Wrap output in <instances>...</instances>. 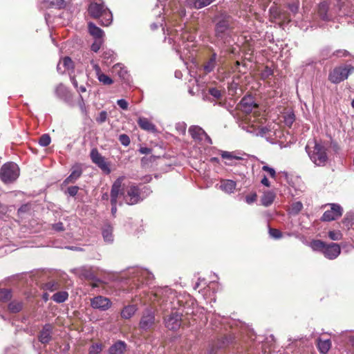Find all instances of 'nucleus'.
Instances as JSON below:
<instances>
[{
	"label": "nucleus",
	"instance_id": "1",
	"mask_svg": "<svg viewBox=\"0 0 354 354\" xmlns=\"http://www.w3.org/2000/svg\"><path fill=\"white\" fill-rule=\"evenodd\" d=\"M214 37L222 44H230L234 30V19L225 12H220L213 19Z\"/></svg>",
	"mask_w": 354,
	"mask_h": 354
},
{
	"label": "nucleus",
	"instance_id": "2",
	"mask_svg": "<svg viewBox=\"0 0 354 354\" xmlns=\"http://www.w3.org/2000/svg\"><path fill=\"white\" fill-rule=\"evenodd\" d=\"M171 298L172 299V301L170 302L172 311L164 318V324L167 329L176 331L181 326L183 313L186 315L192 314L193 310L187 304H182L183 301L179 298H174L173 296Z\"/></svg>",
	"mask_w": 354,
	"mask_h": 354
},
{
	"label": "nucleus",
	"instance_id": "3",
	"mask_svg": "<svg viewBox=\"0 0 354 354\" xmlns=\"http://www.w3.org/2000/svg\"><path fill=\"white\" fill-rule=\"evenodd\" d=\"M88 12L93 18L100 19L102 26H108L112 23V13L105 6L104 3H91L88 8Z\"/></svg>",
	"mask_w": 354,
	"mask_h": 354
},
{
	"label": "nucleus",
	"instance_id": "4",
	"mask_svg": "<svg viewBox=\"0 0 354 354\" xmlns=\"http://www.w3.org/2000/svg\"><path fill=\"white\" fill-rule=\"evenodd\" d=\"M306 150L312 160L317 166H324L328 160L326 147L320 143L315 141L313 149L310 150L308 145Z\"/></svg>",
	"mask_w": 354,
	"mask_h": 354
},
{
	"label": "nucleus",
	"instance_id": "5",
	"mask_svg": "<svg viewBox=\"0 0 354 354\" xmlns=\"http://www.w3.org/2000/svg\"><path fill=\"white\" fill-rule=\"evenodd\" d=\"M353 71L354 66L351 64L336 66L329 72L328 80L333 84H339L346 80Z\"/></svg>",
	"mask_w": 354,
	"mask_h": 354
},
{
	"label": "nucleus",
	"instance_id": "6",
	"mask_svg": "<svg viewBox=\"0 0 354 354\" xmlns=\"http://www.w3.org/2000/svg\"><path fill=\"white\" fill-rule=\"evenodd\" d=\"M20 169L15 162L4 164L0 170V178L6 184L13 183L19 176Z\"/></svg>",
	"mask_w": 354,
	"mask_h": 354
},
{
	"label": "nucleus",
	"instance_id": "7",
	"mask_svg": "<svg viewBox=\"0 0 354 354\" xmlns=\"http://www.w3.org/2000/svg\"><path fill=\"white\" fill-rule=\"evenodd\" d=\"M156 324V316L154 310L151 308H145L141 315L139 328L142 331L151 330Z\"/></svg>",
	"mask_w": 354,
	"mask_h": 354
},
{
	"label": "nucleus",
	"instance_id": "8",
	"mask_svg": "<svg viewBox=\"0 0 354 354\" xmlns=\"http://www.w3.org/2000/svg\"><path fill=\"white\" fill-rule=\"evenodd\" d=\"M90 157L92 162L95 164L104 173L109 174L111 173L110 164L106 161L105 158L102 156L96 148L91 149Z\"/></svg>",
	"mask_w": 354,
	"mask_h": 354
},
{
	"label": "nucleus",
	"instance_id": "9",
	"mask_svg": "<svg viewBox=\"0 0 354 354\" xmlns=\"http://www.w3.org/2000/svg\"><path fill=\"white\" fill-rule=\"evenodd\" d=\"M330 209L326 210L322 216L323 221H332L339 218L343 213V209L337 203L330 204Z\"/></svg>",
	"mask_w": 354,
	"mask_h": 354
},
{
	"label": "nucleus",
	"instance_id": "10",
	"mask_svg": "<svg viewBox=\"0 0 354 354\" xmlns=\"http://www.w3.org/2000/svg\"><path fill=\"white\" fill-rule=\"evenodd\" d=\"M257 108L258 104L250 95L244 96L238 104V109L247 114L252 113Z\"/></svg>",
	"mask_w": 354,
	"mask_h": 354
},
{
	"label": "nucleus",
	"instance_id": "11",
	"mask_svg": "<svg viewBox=\"0 0 354 354\" xmlns=\"http://www.w3.org/2000/svg\"><path fill=\"white\" fill-rule=\"evenodd\" d=\"M124 200L128 205H134L142 200L140 189L136 185L130 186Z\"/></svg>",
	"mask_w": 354,
	"mask_h": 354
},
{
	"label": "nucleus",
	"instance_id": "12",
	"mask_svg": "<svg viewBox=\"0 0 354 354\" xmlns=\"http://www.w3.org/2000/svg\"><path fill=\"white\" fill-rule=\"evenodd\" d=\"M341 253L340 246L337 243L326 244L323 254L328 259H336Z\"/></svg>",
	"mask_w": 354,
	"mask_h": 354
},
{
	"label": "nucleus",
	"instance_id": "13",
	"mask_svg": "<svg viewBox=\"0 0 354 354\" xmlns=\"http://www.w3.org/2000/svg\"><path fill=\"white\" fill-rule=\"evenodd\" d=\"M53 326L50 324H46L38 335V339L41 344H48L52 339Z\"/></svg>",
	"mask_w": 354,
	"mask_h": 354
},
{
	"label": "nucleus",
	"instance_id": "14",
	"mask_svg": "<svg viewBox=\"0 0 354 354\" xmlns=\"http://www.w3.org/2000/svg\"><path fill=\"white\" fill-rule=\"evenodd\" d=\"M91 304L93 308L106 310L111 307V302L106 297L97 296L91 299Z\"/></svg>",
	"mask_w": 354,
	"mask_h": 354
},
{
	"label": "nucleus",
	"instance_id": "15",
	"mask_svg": "<svg viewBox=\"0 0 354 354\" xmlns=\"http://www.w3.org/2000/svg\"><path fill=\"white\" fill-rule=\"evenodd\" d=\"M123 180V177H120L116 180H115L112 185L111 190V203H117L118 197L120 195L124 194V192L121 189Z\"/></svg>",
	"mask_w": 354,
	"mask_h": 354
},
{
	"label": "nucleus",
	"instance_id": "16",
	"mask_svg": "<svg viewBox=\"0 0 354 354\" xmlns=\"http://www.w3.org/2000/svg\"><path fill=\"white\" fill-rule=\"evenodd\" d=\"M248 132L256 136H266L270 130L265 127H261L258 124H248L242 127Z\"/></svg>",
	"mask_w": 354,
	"mask_h": 354
},
{
	"label": "nucleus",
	"instance_id": "17",
	"mask_svg": "<svg viewBox=\"0 0 354 354\" xmlns=\"http://www.w3.org/2000/svg\"><path fill=\"white\" fill-rule=\"evenodd\" d=\"M329 3L326 1H323L319 3L317 6V15L323 21H330L332 16L328 13Z\"/></svg>",
	"mask_w": 354,
	"mask_h": 354
},
{
	"label": "nucleus",
	"instance_id": "18",
	"mask_svg": "<svg viewBox=\"0 0 354 354\" xmlns=\"http://www.w3.org/2000/svg\"><path fill=\"white\" fill-rule=\"evenodd\" d=\"M55 95L64 102H69L71 100V95L68 88L63 84H58L55 90Z\"/></svg>",
	"mask_w": 354,
	"mask_h": 354
},
{
	"label": "nucleus",
	"instance_id": "19",
	"mask_svg": "<svg viewBox=\"0 0 354 354\" xmlns=\"http://www.w3.org/2000/svg\"><path fill=\"white\" fill-rule=\"evenodd\" d=\"M189 133L193 139L198 141L203 140V137L206 136L205 131L198 126H191L189 129Z\"/></svg>",
	"mask_w": 354,
	"mask_h": 354
},
{
	"label": "nucleus",
	"instance_id": "20",
	"mask_svg": "<svg viewBox=\"0 0 354 354\" xmlns=\"http://www.w3.org/2000/svg\"><path fill=\"white\" fill-rule=\"evenodd\" d=\"M88 32L91 35H92L95 39H103L104 36V32L99 27H97L93 22H89L88 24Z\"/></svg>",
	"mask_w": 354,
	"mask_h": 354
},
{
	"label": "nucleus",
	"instance_id": "21",
	"mask_svg": "<svg viewBox=\"0 0 354 354\" xmlns=\"http://www.w3.org/2000/svg\"><path fill=\"white\" fill-rule=\"evenodd\" d=\"M82 170L78 165L74 166L72 168L71 174L65 179L64 183L69 184L75 183L82 175Z\"/></svg>",
	"mask_w": 354,
	"mask_h": 354
},
{
	"label": "nucleus",
	"instance_id": "22",
	"mask_svg": "<svg viewBox=\"0 0 354 354\" xmlns=\"http://www.w3.org/2000/svg\"><path fill=\"white\" fill-rule=\"evenodd\" d=\"M138 124L140 126V127L144 130L150 132L156 131V126L146 118H139L138 120Z\"/></svg>",
	"mask_w": 354,
	"mask_h": 354
},
{
	"label": "nucleus",
	"instance_id": "23",
	"mask_svg": "<svg viewBox=\"0 0 354 354\" xmlns=\"http://www.w3.org/2000/svg\"><path fill=\"white\" fill-rule=\"evenodd\" d=\"M236 183L232 180H224L221 182L220 189L226 193H232L236 188Z\"/></svg>",
	"mask_w": 354,
	"mask_h": 354
},
{
	"label": "nucleus",
	"instance_id": "24",
	"mask_svg": "<svg viewBox=\"0 0 354 354\" xmlns=\"http://www.w3.org/2000/svg\"><path fill=\"white\" fill-rule=\"evenodd\" d=\"M126 349V344L122 341H118L109 348V354H123Z\"/></svg>",
	"mask_w": 354,
	"mask_h": 354
},
{
	"label": "nucleus",
	"instance_id": "25",
	"mask_svg": "<svg viewBox=\"0 0 354 354\" xmlns=\"http://www.w3.org/2000/svg\"><path fill=\"white\" fill-rule=\"evenodd\" d=\"M216 53H214L203 66V69L206 73H209L214 70L216 65Z\"/></svg>",
	"mask_w": 354,
	"mask_h": 354
},
{
	"label": "nucleus",
	"instance_id": "26",
	"mask_svg": "<svg viewBox=\"0 0 354 354\" xmlns=\"http://www.w3.org/2000/svg\"><path fill=\"white\" fill-rule=\"evenodd\" d=\"M136 305H129L125 306L121 311V317L124 319H130L137 311Z\"/></svg>",
	"mask_w": 354,
	"mask_h": 354
},
{
	"label": "nucleus",
	"instance_id": "27",
	"mask_svg": "<svg viewBox=\"0 0 354 354\" xmlns=\"http://www.w3.org/2000/svg\"><path fill=\"white\" fill-rule=\"evenodd\" d=\"M317 341V348L319 352L322 354L327 353L331 347L330 339L322 340L321 339H318Z\"/></svg>",
	"mask_w": 354,
	"mask_h": 354
},
{
	"label": "nucleus",
	"instance_id": "28",
	"mask_svg": "<svg viewBox=\"0 0 354 354\" xmlns=\"http://www.w3.org/2000/svg\"><path fill=\"white\" fill-rule=\"evenodd\" d=\"M215 1L216 0H192L190 2V6L198 10L210 5Z\"/></svg>",
	"mask_w": 354,
	"mask_h": 354
},
{
	"label": "nucleus",
	"instance_id": "29",
	"mask_svg": "<svg viewBox=\"0 0 354 354\" xmlns=\"http://www.w3.org/2000/svg\"><path fill=\"white\" fill-rule=\"evenodd\" d=\"M221 157L223 159L227 160L229 162H226L225 164L227 165H234V160H242V158L236 155H234L232 152L223 151Z\"/></svg>",
	"mask_w": 354,
	"mask_h": 354
},
{
	"label": "nucleus",
	"instance_id": "30",
	"mask_svg": "<svg viewBox=\"0 0 354 354\" xmlns=\"http://www.w3.org/2000/svg\"><path fill=\"white\" fill-rule=\"evenodd\" d=\"M102 236L104 240L111 243L113 241V227L110 225H106L102 230Z\"/></svg>",
	"mask_w": 354,
	"mask_h": 354
},
{
	"label": "nucleus",
	"instance_id": "31",
	"mask_svg": "<svg viewBox=\"0 0 354 354\" xmlns=\"http://www.w3.org/2000/svg\"><path fill=\"white\" fill-rule=\"evenodd\" d=\"M274 197L275 196L272 192L264 193L261 200L262 205L266 207L270 205L273 203Z\"/></svg>",
	"mask_w": 354,
	"mask_h": 354
},
{
	"label": "nucleus",
	"instance_id": "32",
	"mask_svg": "<svg viewBox=\"0 0 354 354\" xmlns=\"http://www.w3.org/2000/svg\"><path fill=\"white\" fill-rule=\"evenodd\" d=\"M342 223L345 225L348 229H349L354 223V212H348L345 214Z\"/></svg>",
	"mask_w": 354,
	"mask_h": 354
},
{
	"label": "nucleus",
	"instance_id": "33",
	"mask_svg": "<svg viewBox=\"0 0 354 354\" xmlns=\"http://www.w3.org/2000/svg\"><path fill=\"white\" fill-rule=\"evenodd\" d=\"M23 303L19 301L14 300L8 304V310L10 313H16L21 310Z\"/></svg>",
	"mask_w": 354,
	"mask_h": 354
},
{
	"label": "nucleus",
	"instance_id": "34",
	"mask_svg": "<svg viewBox=\"0 0 354 354\" xmlns=\"http://www.w3.org/2000/svg\"><path fill=\"white\" fill-rule=\"evenodd\" d=\"M68 297V294L66 291H60L55 293L52 299L57 303L64 302Z\"/></svg>",
	"mask_w": 354,
	"mask_h": 354
},
{
	"label": "nucleus",
	"instance_id": "35",
	"mask_svg": "<svg viewBox=\"0 0 354 354\" xmlns=\"http://www.w3.org/2000/svg\"><path fill=\"white\" fill-rule=\"evenodd\" d=\"M326 243L321 240H314L310 243L311 248L315 251L324 252Z\"/></svg>",
	"mask_w": 354,
	"mask_h": 354
},
{
	"label": "nucleus",
	"instance_id": "36",
	"mask_svg": "<svg viewBox=\"0 0 354 354\" xmlns=\"http://www.w3.org/2000/svg\"><path fill=\"white\" fill-rule=\"evenodd\" d=\"M295 120V115L292 112H288L283 115V122L288 127H291Z\"/></svg>",
	"mask_w": 354,
	"mask_h": 354
},
{
	"label": "nucleus",
	"instance_id": "37",
	"mask_svg": "<svg viewBox=\"0 0 354 354\" xmlns=\"http://www.w3.org/2000/svg\"><path fill=\"white\" fill-rule=\"evenodd\" d=\"M12 297L11 291L8 289H0V301L6 302Z\"/></svg>",
	"mask_w": 354,
	"mask_h": 354
},
{
	"label": "nucleus",
	"instance_id": "38",
	"mask_svg": "<svg viewBox=\"0 0 354 354\" xmlns=\"http://www.w3.org/2000/svg\"><path fill=\"white\" fill-rule=\"evenodd\" d=\"M97 78L100 82L102 83L104 85H111L113 82V80L111 77L104 74L103 73L97 75Z\"/></svg>",
	"mask_w": 354,
	"mask_h": 354
},
{
	"label": "nucleus",
	"instance_id": "39",
	"mask_svg": "<svg viewBox=\"0 0 354 354\" xmlns=\"http://www.w3.org/2000/svg\"><path fill=\"white\" fill-rule=\"evenodd\" d=\"M303 208V204L300 201L293 203L290 207V213L297 214Z\"/></svg>",
	"mask_w": 354,
	"mask_h": 354
},
{
	"label": "nucleus",
	"instance_id": "40",
	"mask_svg": "<svg viewBox=\"0 0 354 354\" xmlns=\"http://www.w3.org/2000/svg\"><path fill=\"white\" fill-rule=\"evenodd\" d=\"M50 136L48 134H44L40 137L39 144L42 147H47L50 145Z\"/></svg>",
	"mask_w": 354,
	"mask_h": 354
},
{
	"label": "nucleus",
	"instance_id": "41",
	"mask_svg": "<svg viewBox=\"0 0 354 354\" xmlns=\"http://www.w3.org/2000/svg\"><path fill=\"white\" fill-rule=\"evenodd\" d=\"M47 3L57 8H62L65 6V1L64 0H47Z\"/></svg>",
	"mask_w": 354,
	"mask_h": 354
},
{
	"label": "nucleus",
	"instance_id": "42",
	"mask_svg": "<svg viewBox=\"0 0 354 354\" xmlns=\"http://www.w3.org/2000/svg\"><path fill=\"white\" fill-rule=\"evenodd\" d=\"M62 64L63 68H64V70H68L70 68H73V62L72 59L69 57H65L63 59V61L61 62Z\"/></svg>",
	"mask_w": 354,
	"mask_h": 354
},
{
	"label": "nucleus",
	"instance_id": "43",
	"mask_svg": "<svg viewBox=\"0 0 354 354\" xmlns=\"http://www.w3.org/2000/svg\"><path fill=\"white\" fill-rule=\"evenodd\" d=\"M328 237L333 241H339L342 238V234L339 231L328 232Z\"/></svg>",
	"mask_w": 354,
	"mask_h": 354
},
{
	"label": "nucleus",
	"instance_id": "44",
	"mask_svg": "<svg viewBox=\"0 0 354 354\" xmlns=\"http://www.w3.org/2000/svg\"><path fill=\"white\" fill-rule=\"evenodd\" d=\"M103 42H104L103 39H95V41L92 44L91 47V50L93 52L97 53L100 49Z\"/></svg>",
	"mask_w": 354,
	"mask_h": 354
},
{
	"label": "nucleus",
	"instance_id": "45",
	"mask_svg": "<svg viewBox=\"0 0 354 354\" xmlns=\"http://www.w3.org/2000/svg\"><path fill=\"white\" fill-rule=\"evenodd\" d=\"M349 55V52L344 49L337 50L332 54L333 56H335L337 57H348Z\"/></svg>",
	"mask_w": 354,
	"mask_h": 354
},
{
	"label": "nucleus",
	"instance_id": "46",
	"mask_svg": "<svg viewBox=\"0 0 354 354\" xmlns=\"http://www.w3.org/2000/svg\"><path fill=\"white\" fill-rule=\"evenodd\" d=\"M102 351V345L95 344H93L89 348L88 354H100Z\"/></svg>",
	"mask_w": 354,
	"mask_h": 354
},
{
	"label": "nucleus",
	"instance_id": "47",
	"mask_svg": "<svg viewBox=\"0 0 354 354\" xmlns=\"http://www.w3.org/2000/svg\"><path fill=\"white\" fill-rule=\"evenodd\" d=\"M269 234L274 239H280L282 237V233L280 230L274 228H269Z\"/></svg>",
	"mask_w": 354,
	"mask_h": 354
},
{
	"label": "nucleus",
	"instance_id": "48",
	"mask_svg": "<svg viewBox=\"0 0 354 354\" xmlns=\"http://www.w3.org/2000/svg\"><path fill=\"white\" fill-rule=\"evenodd\" d=\"M273 74L272 70L268 66H266L265 68L261 73V77L262 79L266 80Z\"/></svg>",
	"mask_w": 354,
	"mask_h": 354
},
{
	"label": "nucleus",
	"instance_id": "49",
	"mask_svg": "<svg viewBox=\"0 0 354 354\" xmlns=\"http://www.w3.org/2000/svg\"><path fill=\"white\" fill-rule=\"evenodd\" d=\"M119 141L123 146H128L130 144V138L127 134H121L119 136Z\"/></svg>",
	"mask_w": 354,
	"mask_h": 354
},
{
	"label": "nucleus",
	"instance_id": "50",
	"mask_svg": "<svg viewBox=\"0 0 354 354\" xmlns=\"http://www.w3.org/2000/svg\"><path fill=\"white\" fill-rule=\"evenodd\" d=\"M209 93L216 99L221 97V92L216 88H210L208 91Z\"/></svg>",
	"mask_w": 354,
	"mask_h": 354
},
{
	"label": "nucleus",
	"instance_id": "51",
	"mask_svg": "<svg viewBox=\"0 0 354 354\" xmlns=\"http://www.w3.org/2000/svg\"><path fill=\"white\" fill-rule=\"evenodd\" d=\"M113 56H114V53L111 50H105L103 52V54H102V57L104 59H106L107 61H109L110 59L111 62L112 61Z\"/></svg>",
	"mask_w": 354,
	"mask_h": 354
},
{
	"label": "nucleus",
	"instance_id": "52",
	"mask_svg": "<svg viewBox=\"0 0 354 354\" xmlns=\"http://www.w3.org/2000/svg\"><path fill=\"white\" fill-rule=\"evenodd\" d=\"M262 170L268 172L271 178H274L276 177V171L273 168L268 165H264L262 167Z\"/></svg>",
	"mask_w": 354,
	"mask_h": 354
},
{
	"label": "nucleus",
	"instance_id": "53",
	"mask_svg": "<svg viewBox=\"0 0 354 354\" xmlns=\"http://www.w3.org/2000/svg\"><path fill=\"white\" fill-rule=\"evenodd\" d=\"M45 288L52 292L58 288V284L54 281H50L45 284Z\"/></svg>",
	"mask_w": 354,
	"mask_h": 354
},
{
	"label": "nucleus",
	"instance_id": "54",
	"mask_svg": "<svg viewBox=\"0 0 354 354\" xmlns=\"http://www.w3.org/2000/svg\"><path fill=\"white\" fill-rule=\"evenodd\" d=\"M257 195L256 193H252L245 196V202L248 204H252L257 201Z\"/></svg>",
	"mask_w": 354,
	"mask_h": 354
},
{
	"label": "nucleus",
	"instance_id": "55",
	"mask_svg": "<svg viewBox=\"0 0 354 354\" xmlns=\"http://www.w3.org/2000/svg\"><path fill=\"white\" fill-rule=\"evenodd\" d=\"M288 8L292 13L294 15L297 14L299 11V3L293 2L292 3H289Z\"/></svg>",
	"mask_w": 354,
	"mask_h": 354
},
{
	"label": "nucleus",
	"instance_id": "56",
	"mask_svg": "<svg viewBox=\"0 0 354 354\" xmlns=\"http://www.w3.org/2000/svg\"><path fill=\"white\" fill-rule=\"evenodd\" d=\"M52 229L57 232H63L65 230L64 224L62 222L53 224Z\"/></svg>",
	"mask_w": 354,
	"mask_h": 354
},
{
	"label": "nucleus",
	"instance_id": "57",
	"mask_svg": "<svg viewBox=\"0 0 354 354\" xmlns=\"http://www.w3.org/2000/svg\"><path fill=\"white\" fill-rule=\"evenodd\" d=\"M78 190H79V187L71 186L68 188L67 192L71 196H75L77 195Z\"/></svg>",
	"mask_w": 354,
	"mask_h": 354
},
{
	"label": "nucleus",
	"instance_id": "58",
	"mask_svg": "<svg viewBox=\"0 0 354 354\" xmlns=\"http://www.w3.org/2000/svg\"><path fill=\"white\" fill-rule=\"evenodd\" d=\"M107 118V113L105 111H102L100 113L99 116L97 118V122L99 123H103Z\"/></svg>",
	"mask_w": 354,
	"mask_h": 354
},
{
	"label": "nucleus",
	"instance_id": "59",
	"mask_svg": "<svg viewBox=\"0 0 354 354\" xmlns=\"http://www.w3.org/2000/svg\"><path fill=\"white\" fill-rule=\"evenodd\" d=\"M176 130L181 134H185L186 132V124L185 123H178L176 125Z\"/></svg>",
	"mask_w": 354,
	"mask_h": 354
},
{
	"label": "nucleus",
	"instance_id": "60",
	"mask_svg": "<svg viewBox=\"0 0 354 354\" xmlns=\"http://www.w3.org/2000/svg\"><path fill=\"white\" fill-rule=\"evenodd\" d=\"M117 104L123 110L128 109V102L124 99H120L117 101Z\"/></svg>",
	"mask_w": 354,
	"mask_h": 354
},
{
	"label": "nucleus",
	"instance_id": "61",
	"mask_svg": "<svg viewBox=\"0 0 354 354\" xmlns=\"http://www.w3.org/2000/svg\"><path fill=\"white\" fill-rule=\"evenodd\" d=\"M81 274L86 279L93 278V274L89 270L82 269L81 271Z\"/></svg>",
	"mask_w": 354,
	"mask_h": 354
},
{
	"label": "nucleus",
	"instance_id": "62",
	"mask_svg": "<svg viewBox=\"0 0 354 354\" xmlns=\"http://www.w3.org/2000/svg\"><path fill=\"white\" fill-rule=\"evenodd\" d=\"M91 64L93 66V68L94 69L96 76L99 75L100 73H102L101 68L97 64H96L93 60L91 62Z\"/></svg>",
	"mask_w": 354,
	"mask_h": 354
},
{
	"label": "nucleus",
	"instance_id": "63",
	"mask_svg": "<svg viewBox=\"0 0 354 354\" xmlns=\"http://www.w3.org/2000/svg\"><path fill=\"white\" fill-rule=\"evenodd\" d=\"M329 53H330V49L328 48H326L323 49L322 51V55L324 59H327L328 57H330V56L329 55Z\"/></svg>",
	"mask_w": 354,
	"mask_h": 354
},
{
	"label": "nucleus",
	"instance_id": "64",
	"mask_svg": "<svg viewBox=\"0 0 354 354\" xmlns=\"http://www.w3.org/2000/svg\"><path fill=\"white\" fill-rule=\"evenodd\" d=\"M139 151L142 154H149L151 152V149L148 147H141Z\"/></svg>",
	"mask_w": 354,
	"mask_h": 354
}]
</instances>
